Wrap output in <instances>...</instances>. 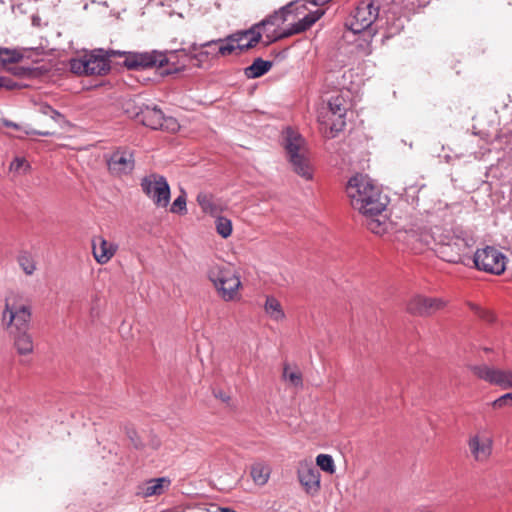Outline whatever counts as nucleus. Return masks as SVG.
Listing matches in <instances>:
<instances>
[{
	"instance_id": "aec40b11",
	"label": "nucleus",
	"mask_w": 512,
	"mask_h": 512,
	"mask_svg": "<svg viewBox=\"0 0 512 512\" xmlns=\"http://www.w3.org/2000/svg\"><path fill=\"white\" fill-rule=\"evenodd\" d=\"M171 485V480L168 477L152 478L146 481L145 485L141 487L139 494L148 498L151 496L162 495Z\"/></svg>"
},
{
	"instance_id": "c85d7f7f",
	"label": "nucleus",
	"mask_w": 512,
	"mask_h": 512,
	"mask_svg": "<svg viewBox=\"0 0 512 512\" xmlns=\"http://www.w3.org/2000/svg\"><path fill=\"white\" fill-rule=\"evenodd\" d=\"M17 263L23 272L31 276L36 271V261L31 253L28 251H22L17 256Z\"/></svg>"
},
{
	"instance_id": "58836bf2",
	"label": "nucleus",
	"mask_w": 512,
	"mask_h": 512,
	"mask_svg": "<svg viewBox=\"0 0 512 512\" xmlns=\"http://www.w3.org/2000/svg\"><path fill=\"white\" fill-rule=\"evenodd\" d=\"M19 85L9 77H0V89L5 88L7 90H14Z\"/></svg>"
},
{
	"instance_id": "bb28decb",
	"label": "nucleus",
	"mask_w": 512,
	"mask_h": 512,
	"mask_svg": "<svg viewBox=\"0 0 512 512\" xmlns=\"http://www.w3.org/2000/svg\"><path fill=\"white\" fill-rule=\"evenodd\" d=\"M168 58L171 59L164 66H169V68L165 71L166 74H172L182 71L186 66V61L188 56L184 53L181 54V59H179V55L177 52H171L166 54Z\"/></svg>"
},
{
	"instance_id": "f3484780",
	"label": "nucleus",
	"mask_w": 512,
	"mask_h": 512,
	"mask_svg": "<svg viewBox=\"0 0 512 512\" xmlns=\"http://www.w3.org/2000/svg\"><path fill=\"white\" fill-rule=\"evenodd\" d=\"M472 456L478 462H485L492 454L493 440L486 435L476 434L468 441Z\"/></svg>"
},
{
	"instance_id": "1a4fd4ad",
	"label": "nucleus",
	"mask_w": 512,
	"mask_h": 512,
	"mask_svg": "<svg viewBox=\"0 0 512 512\" xmlns=\"http://www.w3.org/2000/svg\"><path fill=\"white\" fill-rule=\"evenodd\" d=\"M469 370L479 379L502 389L512 388V370H503L487 364L469 365Z\"/></svg>"
},
{
	"instance_id": "4be33fe9",
	"label": "nucleus",
	"mask_w": 512,
	"mask_h": 512,
	"mask_svg": "<svg viewBox=\"0 0 512 512\" xmlns=\"http://www.w3.org/2000/svg\"><path fill=\"white\" fill-rule=\"evenodd\" d=\"M9 317V320H26L31 317V306L27 303H6L4 311V319Z\"/></svg>"
},
{
	"instance_id": "a878e982",
	"label": "nucleus",
	"mask_w": 512,
	"mask_h": 512,
	"mask_svg": "<svg viewBox=\"0 0 512 512\" xmlns=\"http://www.w3.org/2000/svg\"><path fill=\"white\" fill-rule=\"evenodd\" d=\"M270 476V468L262 462H256L251 467V477L257 485L267 483Z\"/></svg>"
},
{
	"instance_id": "a211bd4d",
	"label": "nucleus",
	"mask_w": 512,
	"mask_h": 512,
	"mask_svg": "<svg viewBox=\"0 0 512 512\" xmlns=\"http://www.w3.org/2000/svg\"><path fill=\"white\" fill-rule=\"evenodd\" d=\"M118 245L107 241L103 236H95L92 239V253L98 264L108 263L117 252Z\"/></svg>"
},
{
	"instance_id": "423d86ee",
	"label": "nucleus",
	"mask_w": 512,
	"mask_h": 512,
	"mask_svg": "<svg viewBox=\"0 0 512 512\" xmlns=\"http://www.w3.org/2000/svg\"><path fill=\"white\" fill-rule=\"evenodd\" d=\"M208 277L223 300L233 301L239 298L241 281L231 266L214 265L210 268Z\"/></svg>"
},
{
	"instance_id": "7c9ffc66",
	"label": "nucleus",
	"mask_w": 512,
	"mask_h": 512,
	"mask_svg": "<svg viewBox=\"0 0 512 512\" xmlns=\"http://www.w3.org/2000/svg\"><path fill=\"white\" fill-rule=\"evenodd\" d=\"M316 467L329 474H334L336 471L334 460L329 454H319L316 457Z\"/></svg>"
},
{
	"instance_id": "ddd939ff",
	"label": "nucleus",
	"mask_w": 512,
	"mask_h": 512,
	"mask_svg": "<svg viewBox=\"0 0 512 512\" xmlns=\"http://www.w3.org/2000/svg\"><path fill=\"white\" fill-rule=\"evenodd\" d=\"M379 13L378 7L372 2H361L355 9L349 27L353 33H360L369 28L377 19Z\"/></svg>"
},
{
	"instance_id": "8fccbe9b",
	"label": "nucleus",
	"mask_w": 512,
	"mask_h": 512,
	"mask_svg": "<svg viewBox=\"0 0 512 512\" xmlns=\"http://www.w3.org/2000/svg\"><path fill=\"white\" fill-rule=\"evenodd\" d=\"M159 441L153 442V448L157 449L159 447Z\"/></svg>"
},
{
	"instance_id": "4468645a",
	"label": "nucleus",
	"mask_w": 512,
	"mask_h": 512,
	"mask_svg": "<svg viewBox=\"0 0 512 512\" xmlns=\"http://www.w3.org/2000/svg\"><path fill=\"white\" fill-rule=\"evenodd\" d=\"M14 337V344L19 354L26 355L33 351V341L28 333V322H7L4 327Z\"/></svg>"
},
{
	"instance_id": "b1692460",
	"label": "nucleus",
	"mask_w": 512,
	"mask_h": 512,
	"mask_svg": "<svg viewBox=\"0 0 512 512\" xmlns=\"http://www.w3.org/2000/svg\"><path fill=\"white\" fill-rule=\"evenodd\" d=\"M264 310L266 315L274 320H280L291 316L289 312L284 309L280 301L273 296L266 297Z\"/></svg>"
},
{
	"instance_id": "09e8293b",
	"label": "nucleus",
	"mask_w": 512,
	"mask_h": 512,
	"mask_svg": "<svg viewBox=\"0 0 512 512\" xmlns=\"http://www.w3.org/2000/svg\"><path fill=\"white\" fill-rule=\"evenodd\" d=\"M292 4H293V6H295V3H292ZM295 10H298V7H295ZM292 11H294V7H292ZM293 14H294V12H292V14L290 15L289 20L293 17Z\"/></svg>"
},
{
	"instance_id": "a19ab883",
	"label": "nucleus",
	"mask_w": 512,
	"mask_h": 512,
	"mask_svg": "<svg viewBox=\"0 0 512 512\" xmlns=\"http://www.w3.org/2000/svg\"><path fill=\"white\" fill-rule=\"evenodd\" d=\"M453 245L457 247L458 252L463 253L466 250L468 243L464 238L456 237L453 241Z\"/></svg>"
},
{
	"instance_id": "393cba45",
	"label": "nucleus",
	"mask_w": 512,
	"mask_h": 512,
	"mask_svg": "<svg viewBox=\"0 0 512 512\" xmlns=\"http://www.w3.org/2000/svg\"><path fill=\"white\" fill-rule=\"evenodd\" d=\"M272 67L271 61L263 60L262 58H257L253 61V63L246 67L244 73L247 78L255 79L261 77L265 73H267Z\"/></svg>"
},
{
	"instance_id": "473e14b6",
	"label": "nucleus",
	"mask_w": 512,
	"mask_h": 512,
	"mask_svg": "<svg viewBox=\"0 0 512 512\" xmlns=\"http://www.w3.org/2000/svg\"><path fill=\"white\" fill-rule=\"evenodd\" d=\"M215 226L217 233L223 238H228L232 233V222L226 217H217Z\"/></svg>"
},
{
	"instance_id": "7ed1b4c3",
	"label": "nucleus",
	"mask_w": 512,
	"mask_h": 512,
	"mask_svg": "<svg viewBox=\"0 0 512 512\" xmlns=\"http://www.w3.org/2000/svg\"><path fill=\"white\" fill-rule=\"evenodd\" d=\"M347 110L348 103L342 94L332 96L320 110L318 122L326 138H334L344 129Z\"/></svg>"
},
{
	"instance_id": "c03bdc74",
	"label": "nucleus",
	"mask_w": 512,
	"mask_h": 512,
	"mask_svg": "<svg viewBox=\"0 0 512 512\" xmlns=\"http://www.w3.org/2000/svg\"><path fill=\"white\" fill-rule=\"evenodd\" d=\"M476 315L480 318H484V319H489V318H492V314L487 311V310H484V309H481V308H476Z\"/></svg>"
},
{
	"instance_id": "dca6fc26",
	"label": "nucleus",
	"mask_w": 512,
	"mask_h": 512,
	"mask_svg": "<svg viewBox=\"0 0 512 512\" xmlns=\"http://www.w3.org/2000/svg\"><path fill=\"white\" fill-rule=\"evenodd\" d=\"M109 171L116 176L130 174L135 167L133 153L127 149L114 151L107 160Z\"/></svg>"
},
{
	"instance_id": "6ab92c4d",
	"label": "nucleus",
	"mask_w": 512,
	"mask_h": 512,
	"mask_svg": "<svg viewBox=\"0 0 512 512\" xmlns=\"http://www.w3.org/2000/svg\"><path fill=\"white\" fill-rule=\"evenodd\" d=\"M259 25H254L246 31H239L233 34L235 45L239 51L254 47L261 38V31H258Z\"/></svg>"
},
{
	"instance_id": "72a5a7b5",
	"label": "nucleus",
	"mask_w": 512,
	"mask_h": 512,
	"mask_svg": "<svg viewBox=\"0 0 512 512\" xmlns=\"http://www.w3.org/2000/svg\"><path fill=\"white\" fill-rule=\"evenodd\" d=\"M283 376L286 380H289L296 387L302 386L303 384L301 373L297 371L290 372L287 364L284 366Z\"/></svg>"
},
{
	"instance_id": "3c124183",
	"label": "nucleus",
	"mask_w": 512,
	"mask_h": 512,
	"mask_svg": "<svg viewBox=\"0 0 512 512\" xmlns=\"http://www.w3.org/2000/svg\"><path fill=\"white\" fill-rule=\"evenodd\" d=\"M484 351H485V352H490V351H491V349H490V348H485V349H484Z\"/></svg>"
},
{
	"instance_id": "2eb2a0df",
	"label": "nucleus",
	"mask_w": 512,
	"mask_h": 512,
	"mask_svg": "<svg viewBox=\"0 0 512 512\" xmlns=\"http://www.w3.org/2000/svg\"><path fill=\"white\" fill-rule=\"evenodd\" d=\"M297 476L305 492L309 495H315L320 490V472L318 468L308 461L299 463Z\"/></svg>"
},
{
	"instance_id": "a18cd8bd",
	"label": "nucleus",
	"mask_w": 512,
	"mask_h": 512,
	"mask_svg": "<svg viewBox=\"0 0 512 512\" xmlns=\"http://www.w3.org/2000/svg\"><path fill=\"white\" fill-rule=\"evenodd\" d=\"M214 395L216 398L221 399L223 402H228L230 400V397L222 391L214 392Z\"/></svg>"
},
{
	"instance_id": "f8f14e48",
	"label": "nucleus",
	"mask_w": 512,
	"mask_h": 512,
	"mask_svg": "<svg viewBox=\"0 0 512 512\" xmlns=\"http://www.w3.org/2000/svg\"><path fill=\"white\" fill-rule=\"evenodd\" d=\"M444 306L445 302L440 298H430L419 294L413 295L406 302L407 312L416 317H430Z\"/></svg>"
},
{
	"instance_id": "de8ad7c7",
	"label": "nucleus",
	"mask_w": 512,
	"mask_h": 512,
	"mask_svg": "<svg viewBox=\"0 0 512 512\" xmlns=\"http://www.w3.org/2000/svg\"><path fill=\"white\" fill-rule=\"evenodd\" d=\"M220 511L221 512H236V511H234V510H232L230 508H221Z\"/></svg>"
},
{
	"instance_id": "412c9836",
	"label": "nucleus",
	"mask_w": 512,
	"mask_h": 512,
	"mask_svg": "<svg viewBox=\"0 0 512 512\" xmlns=\"http://www.w3.org/2000/svg\"><path fill=\"white\" fill-rule=\"evenodd\" d=\"M232 39H234L233 34L227 36L224 39L211 40L203 43L201 48L217 47V53H219L220 56H228L238 50L235 45V41Z\"/></svg>"
},
{
	"instance_id": "c756f323",
	"label": "nucleus",
	"mask_w": 512,
	"mask_h": 512,
	"mask_svg": "<svg viewBox=\"0 0 512 512\" xmlns=\"http://www.w3.org/2000/svg\"><path fill=\"white\" fill-rule=\"evenodd\" d=\"M23 55L17 50L8 48H0V66H5L7 63H16L22 59Z\"/></svg>"
},
{
	"instance_id": "5701e85b",
	"label": "nucleus",
	"mask_w": 512,
	"mask_h": 512,
	"mask_svg": "<svg viewBox=\"0 0 512 512\" xmlns=\"http://www.w3.org/2000/svg\"><path fill=\"white\" fill-rule=\"evenodd\" d=\"M365 217L366 227L376 235L384 234L389 226L387 216L384 212L375 215H363Z\"/></svg>"
},
{
	"instance_id": "49530a36",
	"label": "nucleus",
	"mask_w": 512,
	"mask_h": 512,
	"mask_svg": "<svg viewBox=\"0 0 512 512\" xmlns=\"http://www.w3.org/2000/svg\"><path fill=\"white\" fill-rule=\"evenodd\" d=\"M25 134H31V133H34V134H38V135H41V136H48L50 135L49 132H35V131H28V130H24Z\"/></svg>"
},
{
	"instance_id": "2f4dec72",
	"label": "nucleus",
	"mask_w": 512,
	"mask_h": 512,
	"mask_svg": "<svg viewBox=\"0 0 512 512\" xmlns=\"http://www.w3.org/2000/svg\"><path fill=\"white\" fill-rule=\"evenodd\" d=\"M31 166L29 162L20 156H16L9 165V170L17 175H23L28 173Z\"/></svg>"
},
{
	"instance_id": "ea45409f",
	"label": "nucleus",
	"mask_w": 512,
	"mask_h": 512,
	"mask_svg": "<svg viewBox=\"0 0 512 512\" xmlns=\"http://www.w3.org/2000/svg\"><path fill=\"white\" fill-rule=\"evenodd\" d=\"M127 435L129 437L131 443L133 444V446L136 449H142L143 448V444L140 441V439H139V437L137 435V432L135 430H128L127 431Z\"/></svg>"
},
{
	"instance_id": "f03ea898",
	"label": "nucleus",
	"mask_w": 512,
	"mask_h": 512,
	"mask_svg": "<svg viewBox=\"0 0 512 512\" xmlns=\"http://www.w3.org/2000/svg\"><path fill=\"white\" fill-rule=\"evenodd\" d=\"M292 7L293 4H288L258 24L257 30H262L261 34L265 35L268 43L306 31L324 14L323 10L317 9L293 23L288 29L279 30L280 25L289 21V17L293 12Z\"/></svg>"
},
{
	"instance_id": "9b49d317",
	"label": "nucleus",
	"mask_w": 512,
	"mask_h": 512,
	"mask_svg": "<svg viewBox=\"0 0 512 512\" xmlns=\"http://www.w3.org/2000/svg\"><path fill=\"white\" fill-rule=\"evenodd\" d=\"M171 61L165 53L159 51L128 53L124 64L128 69H144L149 67H164Z\"/></svg>"
},
{
	"instance_id": "79ce46f5",
	"label": "nucleus",
	"mask_w": 512,
	"mask_h": 512,
	"mask_svg": "<svg viewBox=\"0 0 512 512\" xmlns=\"http://www.w3.org/2000/svg\"><path fill=\"white\" fill-rule=\"evenodd\" d=\"M0 125L15 129V130H23V127L21 125H19L18 123H15L13 121H10L8 119H0Z\"/></svg>"
},
{
	"instance_id": "cd10ccee",
	"label": "nucleus",
	"mask_w": 512,
	"mask_h": 512,
	"mask_svg": "<svg viewBox=\"0 0 512 512\" xmlns=\"http://www.w3.org/2000/svg\"><path fill=\"white\" fill-rule=\"evenodd\" d=\"M197 203L204 213L216 215L219 211L218 205L214 202L213 196L206 192L197 195Z\"/></svg>"
},
{
	"instance_id": "39448f33",
	"label": "nucleus",
	"mask_w": 512,
	"mask_h": 512,
	"mask_svg": "<svg viewBox=\"0 0 512 512\" xmlns=\"http://www.w3.org/2000/svg\"><path fill=\"white\" fill-rule=\"evenodd\" d=\"M116 54L115 51L95 49L70 60V69L77 75H104L110 70L109 58Z\"/></svg>"
},
{
	"instance_id": "f704fd0d",
	"label": "nucleus",
	"mask_w": 512,
	"mask_h": 512,
	"mask_svg": "<svg viewBox=\"0 0 512 512\" xmlns=\"http://www.w3.org/2000/svg\"><path fill=\"white\" fill-rule=\"evenodd\" d=\"M170 210L173 213H186V195L184 192L174 200Z\"/></svg>"
},
{
	"instance_id": "0eeeda50",
	"label": "nucleus",
	"mask_w": 512,
	"mask_h": 512,
	"mask_svg": "<svg viewBox=\"0 0 512 512\" xmlns=\"http://www.w3.org/2000/svg\"><path fill=\"white\" fill-rule=\"evenodd\" d=\"M140 186L157 207H167L170 202V186L165 177L156 173L146 175L141 179Z\"/></svg>"
},
{
	"instance_id": "37998d69",
	"label": "nucleus",
	"mask_w": 512,
	"mask_h": 512,
	"mask_svg": "<svg viewBox=\"0 0 512 512\" xmlns=\"http://www.w3.org/2000/svg\"><path fill=\"white\" fill-rule=\"evenodd\" d=\"M42 112L46 115H49L53 119L60 116V113L58 111L54 110L53 108H51L50 106H44L42 108Z\"/></svg>"
},
{
	"instance_id": "c9c22d12",
	"label": "nucleus",
	"mask_w": 512,
	"mask_h": 512,
	"mask_svg": "<svg viewBox=\"0 0 512 512\" xmlns=\"http://www.w3.org/2000/svg\"><path fill=\"white\" fill-rule=\"evenodd\" d=\"M220 54L217 53V47L213 48H202L196 55L195 59L198 61L207 60L208 58H218Z\"/></svg>"
},
{
	"instance_id": "e433bc0d",
	"label": "nucleus",
	"mask_w": 512,
	"mask_h": 512,
	"mask_svg": "<svg viewBox=\"0 0 512 512\" xmlns=\"http://www.w3.org/2000/svg\"><path fill=\"white\" fill-rule=\"evenodd\" d=\"M508 405H512V392L506 393L492 402V407L495 409H500Z\"/></svg>"
},
{
	"instance_id": "9d476101",
	"label": "nucleus",
	"mask_w": 512,
	"mask_h": 512,
	"mask_svg": "<svg viewBox=\"0 0 512 512\" xmlns=\"http://www.w3.org/2000/svg\"><path fill=\"white\" fill-rule=\"evenodd\" d=\"M139 121L152 129H162L175 132L179 124L173 117H165L157 106H145L137 114Z\"/></svg>"
},
{
	"instance_id": "f257e3e1",
	"label": "nucleus",
	"mask_w": 512,
	"mask_h": 512,
	"mask_svg": "<svg viewBox=\"0 0 512 512\" xmlns=\"http://www.w3.org/2000/svg\"><path fill=\"white\" fill-rule=\"evenodd\" d=\"M351 206L362 215H375L385 212L388 198L366 175L352 177L346 187Z\"/></svg>"
},
{
	"instance_id": "20e7f679",
	"label": "nucleus",
	"mask_w": 512,
	"mask_h": 512,
	"mask_svg": "<svg viewBox=\"0 0 512 512\" xmlns=\"http://www.w3.org/2000/svg\"><path fill=\"white\" fill-rule=\"evenodd\" d=\"M283 145L293 171L305 180H311L313 173L304 138L291 128H287L284 132Z\"/></svg>"
},
{
	"instance_id": "4c0bfd02",
	"label": "nucleus",
	"mask_w": 512,
	"mask_h": 512,
	"mask_svg": "<svg viewBox=\"0 0 512 512\" xmlns=\"http://www.w3.org/2000/svg\"><path fill=\"white\" fill-rule=\"evenodd\" d=\"M133 330V322H121L119 326V333L121 334L122 338L129 339L133 338L134 334L132 333Z\"/></svg>"
},
{
	"instance_id": "6e6552de",
	"label": "nucleus",
	"mask_w": 512,
	"mask_h": 512,
	"mask_svg": "<svg viewBox=\"0 0 512 512\" xmlns=\"http://www.w3.org/2000/svg\"><path fill=\"white\" fill-rule=\"evenodd\" d=\"M474 263L479 270L500 275L505 271L506 257L496 248L487 246L475 252Z\"/></svg>"
}]
</instances>
